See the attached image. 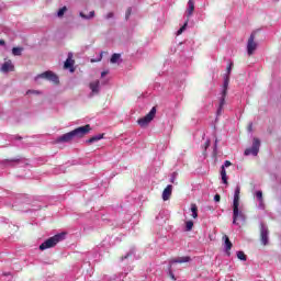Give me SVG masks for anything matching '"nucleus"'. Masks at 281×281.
Masks as SVG:
<instances>
[{
	"instance_id": "obj_1",
	"label": "nucleus",
	"mask_w": 281,
	"mask_h": 281,
	"mask_svg": "<svg viewBox=\"0 0 281 281\" xmlns=\"http://www.w3.org/2000/svg\"><path fill=\"white\" fill-rule=\"evenodd\" d=\"M91 131V125H85L77 127L76 130L68 132L66 134H63L61 136L56 138V144H69V142H72L75 137H85L87 133Z\"/></svg>"
},
{
	"instance_id": "obj_2",
	"label": "nucleus",
	"mask_w": 281,
	"mask_h": 281,
	"mask_svg": "<svg viewBox=\"0 0 281 281\" xmlns=\"http://www.w3.org/2000/svg\"><path fill=\"white\" fill-rule=\"evenodd\" d=\"M63 240H65V233L57 234L42 243L40 249L41 251H45V249H52V247H56V245Z\"/></svg>"
},
{
	"instance_id": "obj_3",
	"label": "nucleus",
	"mask_w": 281,
	"mask_h": 281,
	"mask_svg": "<svg viewBox=\"0 0 281 281\" xmlns=\"http://www.w3.org/2000/svg\"><path fill=\"white\" fill-rule=\"evenodd\" d=\"M227 87H229V76L225 75L224 76V83H223V90L221 93V99H220V105L217 109V115H221L223 113V106H225V98H227Z\"/></svg>"
},
{
	"instance_id": "obj_4",
	"label": "nucleus",
	"mask_w": 281,
	"mask_h": 281,
	"mask_svg": "<svg viewBox=\"0 0 281 281\" xmlns=\"http://www.w3.org/2000/svg\"><path fill=\"white\" fill-rule=\"evenodd\" d=\"M155 115H157V108H151L149 113L145 115L144 117L138 119L137 124L142 127L145 128V126L149 125L151 120H155Z\"/></svg>"
},
{
	"instance_id": "obj_5",
	"label": "nucleus",
	"mask_w": 281,
	"mask_h": 281,
	"mask_svg": "<svg viewBox=\"0 0 281 281\" xmlns=\"http://www.w3.org/2000/svg\"><path fill=\"white\" fill-rule=\"evenodd\" d=\"M40 78H42L44 80H48L49 82H53L54 85H58V82H60V80L58 79L57 75L54 74L50 70H47L45 72H42V74L37 75L35 77V80H40Z\"/></svg>"
},
{
	"instance_id": "obj_6",
	"label": "nucleus",
	"mask_w": 281,
	"mask_h": 281,
	"mask_svg": "<svg viewBox=\"0 0 281 281\" xmlns=\"http://www.w3.org/2000/svg\"><path fill=\"white\" fill-rule=\"evenodd\" d=\"M239 205H233V225H238V221L240 223H245L246 216L243 211H239Z\"/></svg>"
},
{
	"instance_id": "obj_7",
	"label": "nucleus",
	"mask_w": 281,
	"mask_h": 281,
	"mask_svg": "<svg viewBox=\"0 0 281 281\" xmlns=\"http://www.w3.org/2000/svg\"><path fill=\"white\" fill-rule=\"evenodd\" d=\"M258 153H260V139L254 138L251 148H247L244 155H246V157H248V155L256 157Z\"/></svg>"
},
{
	"instance_id": "obj_8",
	"label": "nucleus",
	"mask_w": 281,
	"mask_h": 281,
	"mask_svg": "<svg viewBox=\"0 0 281 281\" xmlns=\"http://www.w3.org/2000/svg\"><path fill=\"white\" fill-rule=\"evenodd\" d=\"M256 49H258V43H256V34L251 33V35L249 36L248 42H247L248 56H252L254 52H256Z\"/></svg>"
},
{
	"instance_id": "obj_9",
	"label": "nucleus",
	"mask_w": 281,
	"mask_h": 281,
	"mask_svg": "<svg viewBox=\"0 0 281 281\" xmlns=\"http://www.w3.org/2000/svg\"><path fill=\"white\" fill-rule=\"evenodd\" d=\"M90 94L89 98H93V95H100V91L102 89V86L100 85L99 79L93 80L89 83Z\"/></svg>"
},
{
	"instance_id": "obj_10",
	"label": "nucleus",
	"mask_w": 281,
	"mask_h": 281,
	"mask_svg": "<svg viewBox=\"0 0 281 281\" xmlns=\"http://www.w3.org/2000/svg\"><path fill=\"white\" fill-rule=\"evenodd\" d=\"M260 240H261L262 245H265V246L269 245V228H267V226H265V224H261Z\"/></svg>"
},
{
	"instance_id": "obj_11",
	"label": "nucleus",
	"mask_w": 281,
	"mask_h": 281,
	"mask_svg": "<svg viewBox=\"0 0 281 281\" xmlns=\"http://www.w3.org/2000/svg\"><path fill=\"white\" fill-rule=\"evenodd\" d=\"M192 258H190V256L176 257L169 260V267H172L173 265H183L186 262H190Z\"/></svg>"
},
{
	"instance_id": "obj_12",
	"label": "nucleus",
	"mask_w": 281,
	"mask_h": 281,
	"mask_svg": "<svg viewBox=\"0 0 281 281\" xmlns=\"http://www.w3.org/2000/svg\"><path fill=\"white\" fill-rule=\"evenodd\" d=\"M229 166H232V162L229 160H225L221 170L222 181L225 186H227V171L225 170V168H229Z\"/></svg>"
},
{
	"instance_id": "obj_13",
	"label": "nucleus",
	"mask_w": 281,
	"mask_h": 281,
	"mask_svg": "<svg viewBox=\"0 0 281 281\" xmlns=\"http://www.w3.org/2000/svg\"><path fill=\"white\" fill-rule=\"evenodd\" d=\"M0 71H2V74H8V71H14V64H12V60L5 61L1 66Z\"/></svg>"
},
{
	"instance_id": "obj_14",
	"label": "nucleus",
	"mask_w": 281,
	"mask_h": 281,
	"mask_svg": "<svg viewBox=\"0 0 281 281\" xmlns=\"http://www.w3.org/2000/svg\"><path fill=\"white\" fill-rule=\"evenodd\" d=\"M233 205H234L235 207H236V205H240V186H237V187L235 188Z\"/></svg>"
},
{
	"instance_id": "obj_15",
	"label": "nucleus",
	"mask_w": 281,
	"mask_h": 281,
	"mask_svg": "<svg viewBox=\"0 0 281 281\" xmlns=\"http://www.w3.org/2000/svg\"><path fill=\"white\" fill-rule=\"evenodd\" d=\"M172 196V184H168L167 188L162 191V200L168 201Z\"/></svg>"
},
{
	"instance_id": "obj_16",
	"label": "nucleus",
	"mask_w": 281,
	"mask_h": 281,
	"mask_svg": "<svg viewBox=\"0 0 281 281\" xmlns=\"http://www.w3.org/2000/svg\"><path fill=\"white\" fill-rule=\"evenodd\" d=\"M223 240H224V247H225V251H226V254H227V256H229L231 255V250H232V241L229 240V237L227 236V235H225L224 237H223Z\"/></svg>"
},
{
	"instance_id": "obj_17",
	"label": "nucleus",
	"mask_w": 281,
	"mask_h": 281,
	"mask_svg": "<svg viewBox=\"0 0 281 281\" xmlns=\"http://www.w3.org/2000/svg\"><path fill=\"white\" fill-rule=\"evenodd\" d=\"M193 13H194V0H189L188 8L186 11L188 19H190V16H192Z\"/></svg>"
},
{
	"instance_id": "obj_18",
	"label": "nucleus",
	"mask_w": 281,
	"mask_h": 281,
	"mask_svg": "<svg viewBox=\"0 0 281 281\" xmlns=\"http://www.w3.org/2000/svg\"><path fill=\"white\" fill-rule=\"evenodd\" d=\"M74 58V54L69 53L68 54V58L66 59L65 64H64V67L66 69H72L74 67V60L71 59Z\"/></svg>"
},
{
	"instance_id": "obj_19",
	"label": "nucleus",
	"mask_w": 281,
	"mask_h": 281,
	"mask_svg": "<svg viewBox=\"0 0 281 281\" xmlns=\"http://www.w3.org/2000/svg\"><path fill=\"white\" fill-rule=\"evenodd\" d=\"M110 63L112 65H115L117 63H122V55L117 54V53H114L110 59Z\"/></svg>"
},
{
	"instance_id": "obj_20",
	"label": "nucleus",
	"mask_w": 281,
	"mask_h": 281,
	"mask_svg": "<svg viewBox=\"0 0 281 281\" xmlns=\"http://www.w3.org/2000/svg\"><path fill=\"white\" fill-rule=\"evenodd\" d=\"M103 138H104V134H98L89 138L87 142L88 144H95V142H100V139H103Z\"/></svg>"
},
{
	"instance_id": "obj_21",
	"label": "nucleus",
	"mask_w": 281,
	"mask_h": 281,
	"mask_svg": "<svg viewBox=\"0 0 281 281\" xmlns=\"http://www.w3.org/2000/svg\"><path fill=\"white\" fill-rule=\"evenodd\" d=\"M79 16L81 19H85L86 21H89L90 19H93V16H95V11H90L88 15L79 12Z\"/></svg>"
},
{
	"instance_id": "obj_22",
	"label": "nucleus",
	"mask_w": 281,
	"mask_h": 281,
	"mask_svg": "<svg viewBox=\"0 0 281 281\" xmlns=\"http://www.w3.org/2000/svg\"><path fill=\"white\" fill-rule=\"evenodd\" d=\"M191 212H192V218L199 217V209L196 207V204H191Z\"/></svg>"
},
{
	"instance_id": "obj_23",
	"label": "nucleus",
	"mask_w": 281,
	"mask_h": 281,
	"mask_svg": "<svg viewBox=\"0 0 281 281\" xmlns=\"http://www.w3.org/2000/svg\"><path fill=\"white\" fill-rule=\"evenodd\" d=\"M22 52H23L22 47H13L12 48L13 56H21Z\"/></svg>"
},
{
	"instance_id": "obj_24",
	"label": "nucleus",
	"mask_w": 281,
	"mask_h": 281,
	"mask_svg": "<svg viewBox=\"0 0 281 281\" xmlns=\"http://www.w3.org/2000/svg\"><path fill=\"white\" fill-rule=\"evenodd\" d=\"M65 12H67V7H63L61 9H59L57 11L58 19H63V16H65Z\"/></svg>"
},
{
	"instance_id": "obj_25",
	"label": "nucleus",
	"mask_w": 281,
	"mask_h": 281,
	"mask_svg": "<svg viewBox=\"0 0 281 281\" xmlns=\"http://www.w3.org/2000/svg\"><path fill=\"white\" fill-rule=\"evenodd\" d=\"M238 260H243L244 262L247 260V255L244 251H237Z\"/></svg>"
},
{
	"instance_id": "obj_26",
	"label": "nucleus",
	"mask_w": 281,
	"mask_h": 281,
	"mask_svg": "<svg viewBox=\"0 0 281 281\" xmlns=\"http://www.w3.org/2000/svg\"><path fill=\"white\" fill-rule=\"evenodd\" d=\"M186 27H188V20H187V22L181 26V29L178 30L177 36H181V34H183V32H186Z\"/></svg>"
},
{
	"instance_id": "obj_27",
	"label": "nucleus",
	"mask_w": 281,
	"mask_h": 281,
	"mask_svg": "<svg viewBox=\"0 0 281 281\" xmlns=\"http://www.w3.org/2000/svg\"><path fill=\"white\" fill-rule=\"evenodd\" d=\"M192 227H194V222H192V221L186 222L187 232H192Z\"/></svg>"
},
{
	"instance_id": "obj_28",
	"label": "nucleus",
	"mask_w": 281,
	"mask_h": 281,
	"mask_svg": "<svg viewBox=\"0 0 281 281\" xmlns=\"http://www.w3.org/2000/svg\"><path fill=\"white\" fill-rule=\"evenodd\" d=\"M255 195H256L257 200L259 201V203H262V191H257Z\"/></svg>"
},
{
	"instance_id": "obj_29",
	"label": "nucleus",
	"mask_w": 281,
	"mask_h": 281,
	"mask_svg": "<svg viewBox=\"0 0 281 281\" xmlns=\"http://www.w3.org/2000/svg\"><path fill=\"white\" fill-rule=\"evenodd\" d=\"M169 278H171V280H177V278L175 277V272L172 270V267L169 266Z\"/></svg>"
},
{
	"instance_id": "obj_30",
	"label": "nucleus",
	"mask_w": 281,
	"mask_h": 281,
	"mask_svg": "<svg viewBox=\"0 0 281 281\" xmlns=\"http://www.w3.org/2000/svg\"><path fill=\"white\" fill-rule=\"evenodd\" d=\"M234 64H229L228 67H227V72H226V76H229V74H232V67H233Z\"/></svg>"
},
{
	"instance_id": "obj_31",
	"label": "nucleus",
	"mask_w": 281,
	"mask_h": 281,
	"mask_svg": "<svg viewBox=\"0 0 281 281\" xmlns=\"http://www.w3.org/2000/svg\"><path fill=\"white\" fill-rule=\"evenodd\" d=\"M114 14L113 12H109L106 15H105V19L109 21V19H113Z\"/></svg>"
},
{
	"instance_id": "obj_32",
	"label": "nucleus",
	"mask_w": 281,
	"mask_h": 281,
	"mask_svg": "<svg viewBox=\"0 0 281 281\" xmlns=\"http://www.w3.org/2000/svg\"><path fill=\"white\" fill-rule=\"evenodd\" d=\"M131 12H132V9L128 8L126 13H125V19H128V16H131Z\"/></svg>"
},
{
	"instance_id": "obj_33",
	"label": "nucleus",
	"mask_w": 281,
	"mask_h": 281,
	"mask_svg": "<svg viewBox=\"0 0 281 281\" xmlns=\"http://www.w3.org/2000/svg\"><path fill=\"white\" fill-rule=\"evenodd\" d=\"M131 256H133V251H131L126 256L122 257V260H126V258H131Z\"/></svg>"
},
{
	"instance_id": "obj_34",
	"label": "nucleus",
	"mask_w": 281,
	"mask_h": 281,
	"mask_svg": "<svg viewBox=\"0 0 281 281\" xmlns=\"http://www.w3.org/2000/svg\"><path fill=\"white\" fill-rule=\"evenodd\" d=\"M214 201H215L216 203H218V201H221V195L216 194V195L214 196Z\"/></svg>"
},
{
	"instance_id": "obj_35",
	"label": "nucleus",
	"mask_w": 281,
	"mask_h": 281,
	"mask_svg": "<svg viewBox=\"0 0 281 281\" xmlns=\"http://www.w3.org/2000/svg\"><path fill=\"white\" fill-rule=\"evenodd\" d=\"M110 281H117V276H113L110 278Z\"/></svg>"
},
{
	"instance_id": "obj_36",
	"label": "nucleus",
	"mask_w": 281,
	"mask_h": 281,
	"mask_svg": "<svg viewBox=\"0 0 281 281\" xmlns=\"http://www.w3.org/2000/svg\"><path fill=\"white\" fill-rule=\"evenodd\" d=\"M109 74V71H102L101 72V78H104V76H106Z\"/></svg>"
},
{
	"instance_id": "obj_37",
	"label": "nucleus",
	"mask_w": 281,
	"mask_h": 281,
	"mask_svg": "<svg viewBox=\"0 0 281 281\" xmlns=\"http://www.w3.org/2000/svg\"><path fill=\"white\" fill-rule=\"evenodd\" d=\"M29 93H38V91L33 90V91H29Z\"/></svg>"
},
{
	"instance_id": "obj_38",
	"label": "nucleus",
	"mask_w": 281,
	"mask_h": 281,
	"mask_svg": "<svg viewBox=\"0 0 281 281\" xmlns=\"http://www.w3.org/2000/svg\"><path fill=\"white\" fill-rule=\"evenodd\" d=\"M209 146H210V140H206L205 148H207Z\"/></svg>"
},
{
	"instance_id": "obj_39",
	"label": "nucleus",
	"mask_w": 281,
	"mask_h": 281,
	"mask_svg": "<svg viewBox=\"0 0 281 281\" xmlns=\"http://www.w3.org/2000/svg\"><path fill=\"white\" fill-rule=\"evenodd\" d=\"M0 45H5V42L4 41H0Z\"/></svg>"
},
{
	"instance_id": "obj_40",
	"label": "nucleus",
	"mask_w": 281,
	"mask_h": 281,
	"mask_svg": "<svg viewBox=\"0 0 281 281\" xmlns=\"http://www.w3.org/2000/svg\"><path fill=\"white\" fill-rule=\"evenodd\" d=\"M217 144H218V140L216 139V140H215V150H216V146H217Z\"/></svg>"
},
{
	"instance_id": "obj_41",
	"label": "nucleus",
	"mask_w": 281,
	"mask_h": 281,
	"mask_svg": "<svg viewBox=\"0 0 281 281\" xmlns=\"http://www.w3.org/2000/svg\"><path fill=\"white\" fill-rule=\"evenodd\" d=\"M171 183H175V178H171Z\"/></svg>"
},
{
	"instance_id": "obj_42",
	"label": "nucleus",
	"mask_w": 281,
	"mask_h": 281,
	"mask_svg": "<svg viewBox=\"0 0 281 281\" xmlns=\"http://www.w3.org/2000/svg\"><path fill=\"white\" fill-rule=\"evenodd\" d=\"M249 131H251V124L249 125Z\"/></svg>"
},
{
	"instance_id": "obj_43",
	"label": "nucleus",
	"mask_w": 281,
	"mask_h": 281,
	"mask_svg": "<svg viewBox=\"0 0 281 281\" xmlns=\"http://www.w3.org/2000/svg\"><path fill=\"white\" fill-rule=\"evenodd\" d=\"M276 1H280V0H276Z\"/></svg>"
}]
</instances>
